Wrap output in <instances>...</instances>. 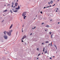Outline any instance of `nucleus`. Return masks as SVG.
Segmentation results:
<instances>
[{
	"mask_svg": "<svg viewBox=\"0 0 60 60\" xmlns=\"http://www.w3.org/2000/svg\"><path fill=\"white\" fill-rule=\"evenodd\" d=\"M13 32V30H9L8 33V35L9 36H11V32Z\"/></svg>",
	"mask_w": 60,
	"mask_h": 60,
	"instance_id": "f257e3e1",
	"label": "nucleus"
},
{
	"mask_svg": "<svg viewBox=\"0 0 60 60\" xmlns=\"http://www.w3.org/2000/svg\"><path fill=\"white\" fill-rule=\"evenodd\" d=\"M26 12H24L22 14V16H25V15H26Z\"/></svg>",
	"mask_w": 60,
	"mask_h": 60,
	"instance_id": "f03ea898",
	"label": "nucleus"
},
{
	"mask_svg": "<svg viewBox=\"0 0 60 60\" xmlns=\"http://www.w3.org/2000/svg\"><path fill=\"white\" fill-rule=\"evenodd\" d=\"M4 37L5 38L6 40H7L8 39V36L6 35H4Z\"/></svg>",
	"mask_w": 60,
	"mask_h": 60,
	"instance_id": "7ed1b4c3",
	"label": "nucleus"
},
{
	"mask_svg": "<svg viewBox=\"0 0 60 60\" xmlns=\"http://www.w3.org/2000/svg\"><path fill=\"white\" fill-rule=\"evenodd\" d=\"M26 38V36H25V35H24L23 37L22 38V39H21L22 40H24L25 38Z\"/></svg>",
	"mask_w": 60,
	"mask_h": 60,
	"instance_id": "20e7f679",
	"label": "nucleus"
},
{
	"mask_svg": "<svg viewBox=\"0 0 60 60\" xmlns=\"http://www.w3.org/2000/svg\"><path fill=\"white\" fill-rule=\"evenodd\" d=\"M18 3H15V6H17L18 5Z\"/></svg>",
	"mask_w": 60,
	"mask_h": 60,
	"instance_id": "39448f33",
	"label": "nucleus"
},
{
	"mask_svg": "<svg viewBox=\"0 0 60 60\" xmlns=\"http://www.w3.org/2000/svg\"><path fill=\"white\" fill-rule=\"evenodd\" d=\"M13 26V24H12L10 27V29H11V27H12Z\"/></svg>",
	"mask_w": 60,
	"mask_h": 60,
	"instance_id": "423d86ee",
	"label": "nucleus"
},
{
	"mask_svg": "<svg viewBox=\"0 0 60 60\" xmlns=\"http://www.w3.org/2000/svg\"><path fill=\"white\" fill-rule=\"evenodd\" d=\"M50 16H51V17H53V14H51L50 15Z\"/></svg>",
	"mask_w": 60,
	"mask_h": 60,
	"instance_id": "0eeeda50",
	"label": "nucleus"
},
{
	"mask_svg": "<svg viewBox=\"0 0 60 60\" xmlns=\"http://www.w3.org/2000/svg\"><path fill=\"white\" fill-rule=\"evenodd\" d=\"M3 33H4V34L5 35H6V33H6V31H5V32H4Z\"/></svg>",
	"mask_w": 60,
	"mask_h": 60,
	"instance_id": "6e6552de",
	"label": "nucleus"
},
{
	"mask_svg": "<svg viewBox=\"0 0 60 60\" xmlns=\"http://www.w3.org/2000/svg\"><path fill=\"white\" fill-rule=\"evenodd\" d=\"M46 27H49V26L48 25H46Z\"/></svg>",
	"mask_w": 60,
	"mask_h": 60,
	"instance_id": "1a4fd4ad",
	"label": "nucleus"
},
{
	"mask_svg": "<svg viewBox=\"0 0 60 60\" xmlns=\"http://www.w3.org/2000/svg\"><path fill=\"white\" fill-rule=\"evenodd\" d=\"M7 11V10H4V11L3 12H5V11Z\"/></svg>",
	"mask_w": 60,
	"mask_h": 60,
	"instance_id": "9d476101",
	"label": "nucleus"
},
{
	"mask_svg": "<svg viewBox=\"0 0 60 60\" xmlns=\"http://www.w3.org/2000/svg\"><path fill=\"white\" fill-rule=\"evenodd\" d=\"M10 12H11V13H12V10H11L10 9Z\"/></svg>",
	"mask_w": 60,
	"mask_h": 60,
	"instance_id": "9b49d317",
	"label": "nucleus"
},
{
	"mask_svg": "<svg viewBox=\"0 0 60 60\" xmlns=\"http://www.w3.org/2000/svg\"><path fill=\"white\" fill-rule=\"evenodd\" d=\"M48 42H49V41H46L45 42V43H48Z\"/></svg>",
	"mask_w": 60,
	"mask_h": 60,
	"instance_id": "f8f14e48",
	"label": "nucleus"
},
{
	"mask_svg": "<svg viewBox=\"0 0 60 60\" xmlns=\"http://www.w3.org/2000/svg\"><path fill=\"white\" fill-rule=\"evenodd\" d=\"M13 11V12H17V11Z\"/></svg>",
	"mask_w": 60,
	"mask_h": 60,
	"instance_id": "ddd939ff",
	"label": "nucleus"
},
{
	"mask_svg": "<svg viewBox=\"0 0 60 60\" xmlns=\"http://www.w3.org/2000/svg\"><path fill=\"white\" fill-rule=\"evenodd\" d=\"M48 52V51H45V53H47Z\"/></svg>",
	"mask_w": 60,
	"mask_h": 60,
	"instance_id": "4468645a",
	"label": "nucleus"
},
{
	"mask_svg": "<svg viewBox=\"0 0 60 60\" xmlns=\"http://www.w3.org/2000/svg\"><path fill=\"white\" fill-rule=\"evenodd\" d=\"M18 8V9H19L20 8V6H18V7L17 8Z\"/></svg>",
	"mask_w": 60,
	"mask_h": 60,
	"instance_id": "2eb2a0df",
	"label": "nucleus"
},
{
	"mask_svg": "<svg viewBox=\"0 0 60 60\" xmlns=\"http://www.w3.org/2000/svg\"><path fill=\"white\" fill-rule=\"evenodd\" d=\"M23 18L24 19H26V17H25V16H23Z\"/></svg>",
	"mask_w": 60,
	"mask_h": 60,
	"instance_id": "dca6fc26",
	"label": "nucleus"
},
{
	"mask_svg": "<svg viewBox=\"0 0 60 60\" xmlns=\"http://www.w3.org/2000/svg\"><path fill=\"white\" fill-rule=\"evenodd\" d=\"M53 1L52 0L51 1V4H52V3H53Z\"/></svg>",
	"mask_w": 60,
	"mask_h": 60,
	"instance_id": "f3484780",
	"label": "nucleus"
},
{
	"mask_svg": "<svg viewBox=\"0 0 60 60\" xmlns=\"http://www.w3.org/2000/svg\"><path fill=\"white\" fill-rule=\"evenodd\" d=\"M45 50V49L44 48H43V52H44V50Z\"/></svg>",
	"mask_w": 60,
	"mask_h": 60,
	"instance_id": "a211bd4d",
	"label": "nucleus"
},
{
	"mask_svg": "<svg viewBox=\"0 0 60 60\" xmlns=\"http://www.w3.org/2000/svg\"><path fill=\"white\" fill-rule=\"evenodd\" d=\"M39 48H38L37 49V50H38V51H39Z\"/></svg>",
	"mask_w": 60,
	"mask_h": 60,
	"instance_id": "6ab92c4d",
	"label": "nucleus"
},
{
	"mask_svg": "<svg viewBox=\"0 0 60 60\" xmlns=\"http://www.w3.org/2000/svg\"><path fill=\"white\" fill-rule=\"evenodd\" d=\"M15 9L16 10H19V9H18V8H15Z\"/></svg>",
	"mask_w": 60,
	"mask_h": 60,
	"instance_id": "aec40b11",
	"label": "nucleus"
},
{
	"mask_svg": "<svg viewBox=\"0 0 60 60\" xmlns=\"http://www.w3.org/2000/svg\"><path fill=\"white\" fill-rule=\"evenodd\" d=\"M54 46H55V47H56V45L55 44L54 45Z\"/></svg>",
	"mask_w": 60,
	"mask_h": 60,
	"instance_id": "412c9836",
	"label": "nucleus"
},
{
	"mask_svg": "<svg viewBox=\"0 0 60 60\" xmlns=\"http://www.w3.org/2000/svg\"><path fill=\"white\" fill-rule=\"evenodd\" d=\"M40 55H41L40 53L38 55V56H40Z\"/></svg>",
	"mask_w": 60,
	"mask_h": 60,
	"instance_id": "4be33fe9",
	"label": "nucleus"
},
{
	"mask_svg": "<svg viewBox=\"0 0 60 60\" xmlns=\"http://www.w3.org/2000/svg\"><path fill=\"white\" fill-rule=\"evenodd\" d=\"M48 4H49V5H50V2H49Z\"/></svg>",
	"mask_w": 60,
	"mask_h": 60,
	"instance_id": "5701e85b",
	"label": "nucleus"
},
{
	"mask_svg": "<svg viewBox=\"0 0 60 60\" xmlns=\"http://www.w3.org/2000/svg\"><path fill=\"white\" fill-rule=\"evenodd\" d=\"M52 35H51V38H52Z\"/></svg>",
	"mask_w": 60,
	"mask_h": 60,
	"instance_id": "b1692460",
	"label": "nucleus"
},
{
	"mask_svg": "<svg viewBox=\"0 0 60 60\" xmlns=\"http://www.w3.org/2000/svg\"><path fill=\"white\" fill-rule=\"evenodd\" d=\"M51 34V32H49V34Z\"/></svg>",
	"mask_w": 60,
	"mask_h": 60,
	"instance_id": "393cba45",
	"label": "nucleus"
},
{
	"mask_svg": "<svg viewBox=\"0 0 60 60\" xmlns=\"http://www.w3.org/2000/svg\"><path fill=\"white\" fill-rule=\"evenodd\" d=\"M6 33H7V34H8V33H9V32H7V31H6Z\"/></svg>",
	"mask_w": 60,
	"mask_h": 60,
	"instance_id": "a878e982",
	"label": "nucleus"
},
{
	"mask_svg": "<svg viewBox=\"0 0 60 60\" xmlns=\"http://www.w3.org/2000/svg\"><path fill=\"white\" fill-rule=\"evenodd\" d=\"M12 4L13 5L14 4V3H13V2H12Z\"/></svg>",
	"mask_w": 60,
	"mask_h": 60,
	"instance_id": "bb28decb",
	"label": "nucleus"
},
{
	"mask_svg": "<svg viewBox=\"0 0 60 60\" xmlns=\"http://www.w3.org/2000/svg\"><path fill=\"white\" fill-rule=\"evenodd\" d=\"M40 13H41V14H42V11L40 12Z\"/></svg>",
	"mask_w": 60,
	"mask_h": 60,
	"instance_id": "cd10ccee",
	"label": "nucleus"
},
{
	"mask_svg": "<svg viewBox=\"0 0 60 60\" xmlns=\"http://www.w3.org/2000/svg\"><path fill=\"white\" fill-rule=\"evenodd\" d=\"M51 46H52V44H50Z\"/></svg>",
	"mask_w": 60,
	"mask_h": 60,
	"instance_id": "c85d7f7f",
	"label": "nucleus"
},
{
	"mask_svg": "<svg viewBox=\"0 0 60 60\" xmlns=\"http://www.w3.org/2000/svg\"><path fill=\"white\" fill-rule=\"evenodd\" d=\"M21 41L22 42H24V41L23 40H22Z\"/></svg>",
	"mask_w": 60,
	"mask_h": 60,
	"instance_id": "c756f323",
	"label": "nucleus"
},
{
	"mask_svg": "<svg viewBox=\"0 0 60 60\" xmlns=\"http://www.w3.org/2000/svg\"><path fill=\"white\" fill-rule=\"evenodd\" d=\"M49 59H52V58H51V57H50Z\"/></svg>",
	"mask_w": 60,
	"mask_h": 60,
	"instance_id": "7c9ffc66",
	"label": "nucleus"
},
{
	"mask_svg": "<svg viewBox=\"0 0 60 60\" xmlns=\"http://www.w3.org/2000/svg\"><path fill=\"white\" fill-rule=\"evenodd\" d=\"M42 45H43V44H44V43H42Z\"/></svg>",
	"mask_w": 60,
	"mask_h": 60,
	"instance_id": "2f4dec72",
	"label": "nucleus"
},
{
	"mask_svg": "<svg viewBox=\"0 0 60 60\" xmlns=\"http://www.w3.org/2000/svg\"><path fill=\"white\" fill-rule=\"evenodd\" d=\"M32 33H31V34H30V35H32Z\"/></svg>",
	"mask_w": 60,
	"mask_h": 60,
	"instance_id": "473e14b6",
	"label": "nucleus"
},
{
	"mask_svg": "<svg viewBox=\"0 0 60 60\" xmlns=\"http://www.w3.org/2000/svg\"><path fill=\"white\" fill-rule=\"evenodd\" d=\"M8 6H9V5H10V4H8Z\"/></svg>",
	"mask_w": 60,
	"mask_h": 60,
	"instance_id": "72a5a7b5",
	"label": "nucleus"
},
{
	"mask_svg": "<svg viewBox=\"0 0 60 60\" xmlns=\"http://www.w3.org/2000/svg\"><path fill=\"white\" fill-rule=\"evenodd\" d=\"M15 7H16L15 6H13V8H15Z\"/></svg>",
	"mask_w": 60,
	"mask_h": 60,
	"instance_id": "f704fd0d",
	"label": "nucleus"
},
{
	"mask_svg": "<svg viewBox=\"0 0 60 60\" xmlns=\"http://www.w3.org/2000/svg\"><path fill=\"white\" fill-rule=\"evenodd\" d=\"M13 5H12V6H11V7H13Z\"/></svg>",
	"mask_w": 60,
	"mask_h": 60,
	"instance_id": "c9c22d12",
	"label": "nucleus"
},
{
	"mask_svg": "<svg viewBox=\"0 0 60 60\" xmlns=\"http://www.w3.org/2000/svg\"><path fill=\"white\" fill-rule=\"evenodd\" d=\"M16 35H17V34H18V32H17L16 33Z\"/></svg>",
	"mask_w": 60,
	"mask_h": 60,
	"instance_id": "e433bc0d",
	"label": "nucleus"
},
{
	"mask_svg": "<svg viewBox=\"0 0 60 60\" xmlns=\"http://www.w3.org/2000/svg\"><path fill=\"white\" fill-rule=\"evenodd\" d=\"M4 20H3L2 21V22H4Z\"/></svg>",
	"mask_w": 60,
	"mask_h": 60,
	"instance_id": "4c0bfd02",
	"label": "nucleus"
},
{
	"mask_svg": "<svg viewBox=\"0 0 60 60\" xmlns=\"http://www.w3.org/2000/svg\"><path fill=\"white\" fill-rule=\"evenodd\" d=\"M12 10H14V9H13H13H12Z\"/></svg>",
	"mask_w": 60,
	"mask_h": 60,
	"instance_id": "58836bf2",
	"label": "nucleus"
},
{
	"mask_svg": "<svg viewBox=\"0 0 60 60\" xmlns=\"http://www.w3.org/2000/svg\"><path fill=\"white\" fill-rule=\"evenodd\" d=\"M57 10H59L58 8H57Z\"/></svg>",
	"mask_w": 60,
	"mask_h": 60,
	"instance_id": "ea45409f",
	"label": "nucleus"
},
{
	"mask_svg": "<svg viewBox=\"0 0 60 60\" xmlns=\"http://www.w3.org/2000/svg\"><path fill=\"white\" fill-rule=\"evenodd\" d=\"M55 5V4H54L53 5H52V6H54Z\"/></svg>",
	"mask_w": 60,
	"mask_h": 60,
	"instance_id": "a19ab883",
	"label": "nucleus"
},
{
	"mask_svg": "<svg viewBox=\"0 0 60 60\" xmlns=\"http://www.w3.org/2000/svg\"><path fill=\"white\" fill-rule=\"evenodd\" d=\"M49 7V6H48V7H46V8H48Z\"/></svg>",
	"mask_w": 60,
	"mask_h": 60,
	"instance_id": "79ce46f5",
	"label": "nucleus"
},
{
	"mask_svg": "<svg viewBox=\"0 0 60 60\" xmlns=\"http://www.w3.org/2000/svg\"><path fill=\"white\" fill-rule=\"evenodd\" d=\"M45 8H46V7H44V9H45Z\"/></svg>",
	"mask_w": 60,
	"mask_h": 60,
	"instance_id": "37998d69",
	"label": "nucleus"
},
{
	"mask_svg": "<svg viewBox=\"0 0 60 60\" xmlns=\"http://www.w3.org/2000/svg\"><path fill=\"white\" fill-rule=\"evenodd\" d=\"M42 25H43V24H44V23H42Z\"/></svg>",
	"mask_w": 60,
	"mask_h": 60,
	"instance_id": "c03bdc74",
	"label": "nucleus"
},
{
	"mask_svg": "<svg viewBox=\"0 0 60 60\" xmlns=\"http://www.w3.org/2000/svg\"><path fill=\"white\" fill-rule=\"evenodd\" d=\"M51 5H50L49 6V7H51Z\"/></svg>",
	"mask_w": 60,
	"mask_h": 60,
	"instance_id": "a18cd8bd",
	"label": "nucleus"
},
{
	"mask_svg": "<svg viewBox=\"0 0 60 60\" xmlns=\"http://www.w3.org/2000/svg\"><path fill=\"white\" fill-rule=\"evenodd\" d=\"M35 28H36V27H34V29H35Z\"/></svg>",
	"mask_w": 60,
	"mask_h": 60,
	"instance_id": "49530a36",
	"label": "nucleus"
},
{
	"mask_svg": "<svg viewBox=\"0 0 60 60\" xmlns=\"http://www.w3.org/2000/svg\"><path fill=\"white\" fill-rule=\"evenodd\" d=\"M37 59H39V58H37Z\"/></svg>",
	"mask_w": 60,
	"mask_h": 60,
	"instance_id": "de8ad7c7",
	"label": "nucleus"
},
{
	"mask_svg": "<svg viewBox=\"0 0 60 60\" xmlns=\"http://www.w3.org/2000/svg\"><path fill=\"white\" fill-rule=\"evenodd\" d=\"M57 10H56V12H57Z\"/></svg>",
	"mask_w": 60,
	"mask_h": 60,
	"instance_id": "09e8293b",
	"label": "nucleus"
},
{
	"mask_svg": "<svg viewBox=\"0 0 60 60\" xmlns=\"http://www.w3.org/2000/svg\"><path fill=\"white\" fill-rule=\"evenodd\" d=\"M22 32H23V30H22Z\"/></svg>",
	"mask_w": 60,
	"mask_h": 60,
	"instance_id": "8fccbe9b",
	"label": "nucleus"
},
{
	"mask_svg": "<svg viewBox=\"0 0 60 60\" xmlns=\"http://www.w3.org/2000/svg\"><path fill=\"white\" fill-rule=\"evenodd\" d=\"M52 42L51 44H52Z\"/></svg>",
	"mask_w": 60,
	"mask_h": 60,
	"instance_id": "3c124183",
	"label": "nucleus"
},
{
	"mask_svg": "<svg viewBox=\"0 0 60 60\" xmlns=\"http://www.w3.org/2000/svg\"><path fill=\"white\" fill-rule=\"evenodd\" d=\"M53 57H55V56H53Z\"/></svg>",
	"mask_w": 60,
	"mask_h": 60,
	"instance_id": "603ef678",
	"label": "nucleus"
},
{
	"mask_svg": "<svg viewBox=\"0 0 60 60\" xmlns=\"http://www.w3.org/2000/svg\"><path fill=\"white\" fill-rule=\"evenodd\" d=\"M45 31H46L47 30H45Z\"/></svg>",
	"mask_w": 60,
	"mask_h": 60,
	"instance_id": "864d4df0",
	"label": "nucleus"
},
{
	"mask_svg": "<svg viewBox=\"0 0 60 60\" xmlns=\"http://www.w3.org/2000/svg\"><path fill=\"white\" fill-rule=\"evenodd\" d=\"M58 24H60V22H58Z\"/></svg>",
	"mask_w": 60,
	"mask_h": 60,
	"instance_id": "5fc2aeb1",
	"label": "nucleus"
},
{
	"mask_svg": "<svg viewBox=\"0 0 60 60\" xmlns=\"http://www.w3.org/2000/svg\"><path fill=\"white\" fill-rule=\"evenodd\" d=\"M56 49H57V47H56Z\"/></svg>",
	"mask_w": 60,
	"mask_h": 60,
	"instance_id": "6e6d98bb",
	"label": "nucleus"
},
{
	"mask_svg": "<svg viewBox=\"0 0 60 60\" xmlns=\"http://www.w3.org/2000/svg\"><path fill=\"white\" fill-rule=\"evenodd\" d=\"M25 18L26 17V16H25Z\"/></svg>",
	"mask_w": 60,
	"mask_h": 60,
	"instance_id": "4d7b16f0",
	"label": "nucleus"
},
{
	"mask_svg": "<svg viewBox=\"0 0 60 60\" xmlns=\"http://www.w3.org/2000/svg\"><path fill=\"white\" fill-rule=\"evenodd\" d=\"M32 29H34V28H33Z\"/></svg>",
	"mask_w": 60,
	"mask_h": 60,
	"instance_id": "13d9d810",
	"label": "nucleus"
},
{
	"mask_svg": "<svg viewBox=\"0 0 60 60\" xmlns=\"http://www.w3.org/2000/svg\"><path fill=\"white\" fill-rule=\"evenodd\" d=\"M42 54H43V52H42Z\"/></svg>",
	"mask_w": 60,
	"mask_h": 60,
	"instance_id": "bf43d9fd",
	"label": "nucleus"
},
{
	"mask_svg": "<svg viewBox=\"0 0 60 60\" xmlns=\"http://www.w3.org/2000/svg\"><path fill=\"white\" fill-rule=\"evenodd\" d=\"M18 1H19L18 0L17 1V2H18Z\"/></svg>",
	"mask_w": 60,
	"mask_h": 60,
	"instance_id": "052dcab7",
	"label": "nucleus"
},
{
	"mask_svg": "<svg viewBox=\"0 0 60 60\" xmlns=\"http://www.w3.org/2000/svg\"><path fill=\"white\" fill-rule=\"evenodd\" d=\"M24 26V25H23V26H22V27H23Z\"/></svg>",
	"mask_w": 60,
	"mask_h": 60,
	"instance_id": "680f3d73",
	"label": "nucleus"
},
{
	"mask_svg": "<svg viewBox=\"0 0 60 60\" xmlns=\"http://www.w3.org/2000/svg\"><path fill=\"white\" fill-rule=\"evenodd\" d=\"M37 15L36 16V17H37Z\"/></svg>",
	"mask_w": 60,
	"mask_h": 60,
	"instance_id": "e2e57ef3",
	"label": "nucleus"
},
{
	"mask_svg": "<svg viewBox=\"0 0 60 60\" xmlns=\"http://www.w3.org/2000/svg\"><path fill=\"white\" fill-rule=\"evenodd\" d=\"M60 0H58V1H59Z\"/></svg>",
	"mask_w": 60,
	"mask_h": 60,
	"instance_id": "0e129e2a",
	"label": "nucleus"
},
{
	"mask_svg": "<svg viewBox=\"0 0 60 60\" xmlns=\"http://www.w3.org/2000/svg\"><path fill=\"white\" fill-rule=\"evenodd\" d=\"M23 30V28H22V30Z\"/></svg>",
	"mask_w": 60,
	"mask_h": 60,
	"instance_id": "69168bd1",
	"label": "nucleus"
},
{
	"mask_svg": "<svg viewBox=\"0 0 60 60\" xmlns=\"http://www.w3.org/2000/svg\"><path fill=\"white\" fill-rule=\"evenodd\" d=\"M50 21H52V20H51Z\"/></svg>",
	"mask_w": 60,
	"mask_h": 60,
	"instance_id": "338daca9",
	"label": "nucleus"
},
{
	"mask_svg": "<svg viewBox=\"0 0 60 60\" xmlns=\"http://www.w3.org/2000/svg\"><path fill=\"white\" fill-rule=\"evenodd\" d=\"M49 45H50V44H49Z\"/></svg>",
	"mask_w": 60,
	"mask_h": 60,
	"instance_id": "774afa93",
	"label": "nucleus"
}]
</instances>
